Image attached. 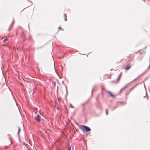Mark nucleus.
Segmentation results:
<instances>
[{
  "label": "nucleus",
  "mask_w": 150,
  "mask_h": 150,
  "mask_svg": "<svg viewBox=\"0 0 150 150\" xmlns=\"http://www.w3.org/2000/svg\"><path fill=\"white\" fill-rule=\"evenodd\" d=\"M106 114L107 115L108 114V112H107V110H106Z\"/></svg>",
  "instance_id": "12"
},
{
  "label": "nucleus",
  "mask_w": 150,
  "mask_h": 150,
  "mask_svg": "<svg viewBox=\"0 0 150 150\" xmlns=\"http://www.w3.org/2000/svg\"><path fill=\"white\" fill-rule=\"evenodd\" d=\"M6 143L7 145L5 146V148L6 149L8 146L10 145L12 143V141L11 139L9 138L7 140L6 142Z\"/></svg>",
  "instance_id": "2"
},
{
  "label": "nucleus",
  "mask_w": 150,
  "mask_h": 150,
  "mask_svg": "<svg viewBox=\"0 0 150 150\" xmlns=\"http://www.w3.org/2000/svg\"><path fill=\"white\" fill-rule=\"evenodd\" d=\"M67 150H71V147L69 146L68 147Z\"/></svg>",
  "instance_id": "9"
},
{
  "label": "nucleus",
  "mask_w": 150,
  "mask_h": 150,
  "mask_svg": "<svg viewBox=\"0 0 150 150\" xmlns=\"http://www.w3.org/2000/svg\"><path fill=\"white\" fill-rule=\"evenodd\" d=\"M13 24H11L9 26V28L7 29L8 31H10L12 28Z\"/></svg>",
  "instance_id": "6"
},
{
  "label": "nucleus",
  "mask_w": 150,
  "mask_h": 150,
  "mask_svg": "<svg viewBox=\"0 0 150 150\" xmlns=\"http://www.w3.org/2000/svg\"><path fill=\"white\" fill-rule=\"evenodd\" d=\"M64 16L65 18V20L66 21L67 20V17L66 14H64Z\"/></svg>",
  "instance_id": "7"
},
{
  "label": "nucleus",
  "mask_w": 150,
  "mask_h": 150,
  "mask_svg": "<svg viewBox=\"0 0 150 150\" xmlns=\"http://www.w3.org/2000/svg\"><path fill=\"white\" fill-rule=\"evenodd\" d=\"M107 93L109 94L110 96L114 98L115 97V96L113 95L112 93L110 91H107Z\"/></svg>",
  "instance_id": "4"
},
{
  "label": "nucleus",
  "mask_w": 150,
  "mask_h": 150,
  "mask_svg": "<svg viewBox=\"0 0 150 150\" xmlns=\"http://www.w3.org/2000/svg\"><path fill=\"white\" fill-rule=\"evenodd\" d=\"M58 29H60V30H63V29H62V28L61 27H59L58 28Z\"/></svg>",
  "instance_id": "11"
},
{
  "label": "nucleus",
  "mask_w": 150,
  "mask_h": 150,
  "mask_svg": "<svg viewBox=\"0 0 150 150\" xmlns=\"http://www.w3.org/2000/svg\"><path fill=\"white\" fill-rule=\"evenodd\" d=\"M81 129L83 131L86 132L90 131L91 130L90 128L88 126L82 125L80 127Z\"/></svg>",
  "instance_id": "1"
},
{
  "label": "nucleus",
  "mask_w": 150,
  "mask_h": 150,
  "mask_svg": "<svg viewBox=\"0 0 150 150\" xmlns=\"http://www.w3.org/2000/svg\"><path fill=\"white\" fill-rule=\"evenodd\" d=\"M132 65H128L126 66V67H125V69L126 70H128L130 69Z\"/></svg>",
  "instance_id": "5"
},
{
  "label": "nucleus",
  "mask_w": 150,
  "mask_h": 150,
  "mask_svg": "<svg viewBox=\"0 0 150 150\" xmlns=\"http://www.w3.org/2000/svg\"><path fill=\"white\" fill-rule=\"evenodd\" d=\"M8 40V38H6V39H5L3 41L4 42H5V41H7Z\"/></svg>",
  "instance_id": "8"
},
{
  "label": "nucleus",
  "mask_w": 150,
  "mask_h": 150,
  "mask_svg": "<svg viewBox=\"0 0 150 150\" xmlns=\"http://www.w3.org/2000/svg\"><path fill=\"white\" fill-rule=\"evenodd\" d=\"M41 117L39 115H38L35 118V120L38 122H40L41 120Z\"/></svg>",
  "instance_id": "3"
},
{
  "label": "nucleus",
  "mask_w": 150,
  "mask_h": 150,
  "mask_svg": "<svg viewBox=\"0 0 150 150\" xmlns=\"http://www.w3.org/2000/svg\"><path fill=\"white\" fill-rule=\"evenodd\" d=\"M134 87L133 88H131V90H132L134 89Z\"/></svg>",
  "instance_id": "13"
},
{
  "label": "nucleus",
  "mask_w": 150,
  "mask_h": 150,
  "mask_svg": "<svg viewBox=\"0 0 150 150\" xmlns=\"http://www.w3.org/2000/svg\"><path fill=\"white\" fill-rule=\"evenodd\" d=\"M18 134L19 133V132L20 130V128L19 127H18Z\"/></svg>",
  "instance_id": "10"
}]
</instances>
